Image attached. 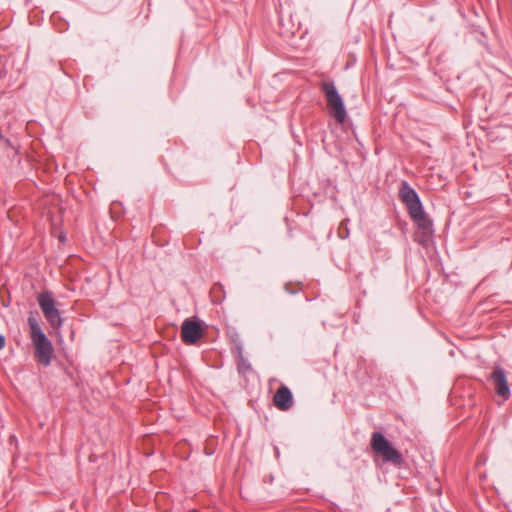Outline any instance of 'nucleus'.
<instances>
[{
    "label": "nucleus",
    "mask_w": 512,
    "mask_h": 512,
    "mask_svg": "<svg viewBox=\"0 0 512 512\" xmlns=\"http://www.w3.org/2000/svg\"><path fill=\"white\" fill-rule=\"evenodd\" d=\"M238 369L240 372H246L251 369L250 364H247L243 357L240 358Z\"/></svg>",
    "instance_id": "obj_11"
},
{
    "label": "nucleus",
    "mask_w": 512,
    "mask_h": 512,
    "mask_svg": "<svg viewBox=\"0 0 512 512\" xmlns=\"http://www.w3.org/2000/svg\"><path fill=\"white\" fill-rule=\"evenodd\" d=\"M48 217H49L50 221H53V218L50 217V212H48Z\"/></svg>",
    "instance_id": "obj_15"
},
{
    "label": "nucleus",
    "mask_w": 512,
    "mask_h": 512,
    "mask_svg": "<svg viewBox=\"0 0 512 512\" xmlns=\"http://www.w3.org/2000/svg\"><path fill=\"white\" fill-rule=\"evenodd\" d=\"M5 346V338L0 335V350Z\"/></svg>",
    "instance_id": "obj_14"
},
{
    "label": "nucleus",
    "mask_w": 512,
    "mask_h": 512,
    "mask_svg": "<svg viewBox=\"0 0 512 512\" xmlns=\"http://www.w3.org/2000/svg\"><path fill=\"white\" fill-rule=\"evenodd\" d=\"M37 301L49 325L53 329H60L63 324V318L61 317L60 311L56 307V302L52 293L48 291L41 292L37 296Z\"/></svg>",
    "instance_id": "obj_4"
},
{
    "label": "nucleus",
    "mask_w": 512,
    "mask_h": 512,
    "mask_svg": "<svg viewBox=\"0 0 512 512\" xmlns=\"http://www.w3.org/2000/svg\"><path fill=\"white\" fill-rule=\"evenodd\" d=\"M272 401L274 406L280 411L289 410L294 403L292 392L285 385H281L276 390V392L273 395Z\"/></svg>",
    "instance_id": "obj_8"
},
{
    "label": "nucleus",
    "mask_w": 512,
    "mask_h": 512,
    "mask_svg": "<svg viewBox=\"0 0 512 512\" xmlns=\"http://www.w3.org/2000/svg\"><path fill=\"white\" fill-rule=\"evenodd\" d=\"M321 90L325 95L327 108L330 115L339 124H344L347 118V113L343 104V100L335 85L331 82H324L321 85Z\"/></svg>",
    "instance_id": "obj_3"
},
{
    "label": "nucleus",
    "mask_w": 512,
    "mask_h": 512,
    "mask_svg": "<svg viewBox=\"0 0 512 512\" xmlns=\"http://www.w3.org/2000/svg\"><path fill=\"white\" fill-rule=\"evenodd\" d=\"M285 289L290 293H296L300 289V287L298 284L295 285V287H294V285L292 283H288L285 285Z\"/></svg>",
    "instance_id": "obj_12"
},
{
    "label": "nucleus",
    "mask_w": 512,
    "mask_h": 512,
    "mask_svg": "<svg viewBox=\"0 0 512 512\" xmlns=\"http://www.w3.org/2000/svg\"><path fill=\"white\" fill-rule=\"evenodd\" d=\"M338 235L342 239H345L348 237L349 229H348V220L347 219L341 221V223L338 227Z\"/></svg>",
    "instance_id": "obj_10"
},
{
    "label": "nucleus",
    "mask_w": 512,
    "mask_h": 512,
    "mask_svg": "<svg viewBox=\"0 0 512 512\" xmlns=\"http://www.w3.org/2000/svg\"><path fill=\"white\" fill-rule=\"evenodd\" d=\"M205 332L206 329L203 323L196 317H192L183 321L180 337L184 344L195 345L204 336Z\"/></svg>",
    "instance_id": "obj_5"
},
{
    "label": "nucleus",
    "mask_w": 512,
    "mask_h": 512,
    "mask_svg": "<svg viewBox=\"0 0 512 512\" xmlns=\"http://www.w3.org/2000/svg\"><path fill=\"white\" fill-rule=\"evenodd\" d=\"M59 199L55 196L51 197V203L54 204V209H56L58 212H60V208L58 207Z\"/></svg>",
    "instance_id": "obj_13"
},
{
    "label": "nucleus",
    "mask_w": 512,
    "mask_h": 512,
    "mask_svg": "<svg viewBox=\"0 0 512 512\" xmlns=\"http://www.w3.org/2000/svg\"><path fill=\"white\" fill-rule=\"evenodd\" d=\"M488 379L493 384L495 392L499 397L503 398L504 400H507L510 397V388L508 385L506 373L502 367L495 366Z\"/></svg>",
    "instance_id": "obj_6"
},
{
    "label": "nucleus",
    "mask_w": 512,
    "mask_h": 512,
    "mask_svg": "<svg viewBox=\"0 0 512 512\" xmlns=\"http://www.w3.org/2000/svg\"><path fill=\"white\" fill-rule=\"evenodd\" d=\"M29 335L34 347V358L41 365L47 367L54 358V347L52 342L42 331L37 319L30 314L28 317Z\"/></svg>",
    "instance_id": "obj_1"
},
{
    "label": "nucleus",
    "mask_w": 512,
    "mask_h": 512,
    "mask_svg": "<svg viewBox=\"0 0 512 512\" xmlns=\"http://www.w3.org/2000/svg\"><path fill=\"white\" fill-rule=\"evenodd\" d=\"M399 198L407 207L409 215L423 208L416 191L406 181L400 186Z\"/></svg>",
    "instance_id": "obj_7"
},
{
    "label": "nucleus",
    "mask_w": 512,
    "mask_h": 512,
    "mask_svg": "<svg viewBox=\"0 0 512 512\" xmlns=\"http://www.w3.org/2000/svg\"><path fill=\"white\" fill-rule=\"evenodd\" d=\"M410 217L420 229H423L425 232H431L432 222L424 212L423 208L411 213Z\"/></svg>",
    "instance_id": "obj_9"
},
{
    "label": "nucleus",
    "mask_w": 512,
    "mask_h": 512,
    "mask_svg": "<svg viewBox=\"0 0 512 512\" xmlns=\"http://www.w3.org/2000/svg\"><path fill=\"white\" fill-rule=\"evenodd\" d=\"M370 447L375 454L382 457L384 462L391 463L394 466H401L403 464L402 454L393 447L382 433H372Z\"/></svg>",
    "instance_id": "obj_2"
}]
</instances>
